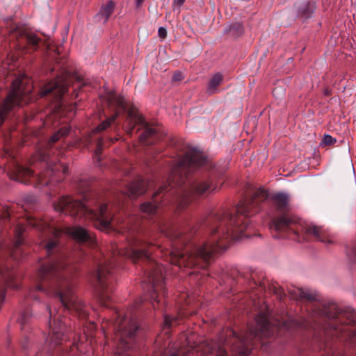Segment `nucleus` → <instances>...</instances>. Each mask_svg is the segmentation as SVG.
<instances>
[{
    "label": "nucleus",
    "mask_w": 356,
    "mask_h": 356,
    "mask_svg": "<svg viewBox=\"0 0 356 356\" xmlns=\"http://www.w3.org/2000/svg\"><path fill=\"white\" fill-rule=\"evenodd\" d=\"M267 191L257 189L252 200L240 202L234 216H212L210 222V237L202 244L186 250L184 252L171 245L168 250L172 264L179 267H193L200 265L202 268L212 259L214 253L225 251L232 241H237L248 237L252 229L249 216L251 210L259 202L268 198Z\"/></svg>",
    "instance_id": "1"
},
{
    "label": "nucleus",
    "mask_w": 356,
    "mask_h": 356,
    "mask_svg": "<svg viewBox=\"0 0 356 356\" xmlns=\"http://www.w3.org/2000/svg\"><path fill=\"white\" fill-rule=\"evenodd\" d=\"M65 266L66 263L61 256L49 259L42 263L38 272V280L42 284H38L37 289L58 297L65 309L75 310L82 316L85 311L81 303L76 300L73 284L62 273Z\"/></svg>",
    "instance_id": "2"
},
{
    "label": "nucleus",
    "mask_w": 356,
    "mask_h": 356,
    "mask_svg": "<svg viewBox=\"0 0 356 356\" xmlns=\"http://www.w3.org/2000/svg\"><path fill=\"white\" fill-rule=\"evenodd\" d=\"M256 326L251 327L248 331L243 335L238 336L233 330H229L227 334L229 337L232 336L233 339L228 340L222 339H219L218 342H211L206 345L204 352L213 355V356H227L225 345L230 346L233 351L237 352L241 356H248L250 353L248 346L255 337H268L273 335L275 327H283L285 329L290 328V323H296L294 319L289 318L282 321H277L275 325H273L268 321L267 312H259L255 318Z\"/></svg>",
    "instance_id": "3"
},
{
    "label": "nucleus",
    "mask_w": 356,
    "mask_h": 356,
    "mask_svg": "<svg viewBox=\"0 0 356 356\" xmlns=\"http://www.w3.org/2000/svg\"><path fill=\"white\" fill-rule=\"evenodd\" d=\"M153 245L145 242L138 238L130 236L127 237L126 245L117 248L118 254L131 258L133 261L139 259H145L149 261L148 266L145 270L146 278L149 284L148 291L150 298L154 302H159L158 292L163 290L162 282L163 280L164 268L159 263L149 258V250Z\"/></svg>",
    "instance_id": "4"
},
{
    "label": "nucleus",
    "mask_w": 356,
    "mask_h": 356,
    "mask_svg": "<svg viewBox=\"0 0 356 356\" xmlns=\"http://www.w3.org/2000/svg\"><path fill=\"white\" fill-rule=\"evenodd\" d=\"M54 209L72 216H84L92 220L97 229L104 232L118 230L116 226L121 222L120 219L115 216L111 207L106 204H99L97 211H95L89 209L87 204L67 197L60 198L54 205Z\"/></svg>",
    "instance_id": "5"
},
{
    "label": "nucleus",
    "mask_w": 356,
    "mask_h": 356,
    "mask_svg": "<svg viewBox=\"0 0 356 356\" xmlns=\"http://www.w3.org/2000/svg\"><path fill=\"white\" fill-rule=\"evenodd\" d=\"M108 329L115 334L116 350L113 356H129L125 353L131 348L130 342L138 330L137 321L127 315L118 314L114 323H108Z\"/></svg>",
    "instance_id": "6"
},
{
    "label": "nucleus",
    "mask_w": 356,
    "mask_h": 356,
    "mask_svg": "<svg viewBox=\"0 0 356 356\" xmlns=\"http://www.w3.org/2000/svg\"><path fill=\"white\" fill-rule=\"evenodd\" d=\"M206 163L204 155L196 148L189 149L177 163L168 179V185L172 188L179 186L184 182L183 172L186 170L202 166Z\"/></svg>",
    "instance_id": "7"
},
{
    "label": "nucleus",
    "mask_w": 356,
    "mask_h": 356,
    "mask_svg": "<svg viewBox=\"0 0 356 356\" xmlns=\"http://www.w3.org/2000/svg\"><path fill=\"white\" fill-rule=\"evenodd\" d=\"M137 124L141 125L144 129L143 132L139 137L140 142L151 144L155 141L157 136L156 129L149 127L144 121L143 117L139 114L138 111L134 108H131L127 111V116L123 127L127 134H131L134 127Z\"/></svg>",
    "instance_id": "8"
},
{
    "label": "nucleus",
    "mask_w": 356,
    "mask_h": 356,
    "mask_svg": "<svg viewBox=\"0 0 356 356\" xmlns=\"http://www.w3.org/2000/svg\"><path fill=\"white\" fill-rule=\"evenodd\" d=\"M23 80L20 78L15 79L12 83V90L6 99L3 102L0 111V126L4 121L5 115L8 113L11 108L21 103H28L29 99L26 96L30 92V90H24L22 89Z\"/></svg>",
    "instance_id": "9"
},
{
    "label": "nucleus",
    "mask_w": 356,
    "mask_h": 356,
    "mask_svg": "<svg viewBox=\"0 0 356 356\" xmlns=\"http://www.w3.org/2000/svg\"><path fill=\"white\" fill-rule=\"evenodd\" d=\"M316 315L325 316L330 320L338 319L341 323H345V319L347 323H356L355 312L349 308L340 309L335 303L323 305L316 312Z\"/></svg>",
    "instance_id": "10"
},
{
    "label": "nucleus",
    "mask_w": 356,
    "mask_h": 356,
    "mask_svg": "<svg viewBox=\"0 0 356 356\" xmlns=\"http://www.w3.org/2000/svg\"><path fill=\"white\" fill-rule=\"evenodd\" d=\"M109 266V262L104 260L99 263L94 274L99 291V301L104 307H108V302L110 301L111 299L109 290L107 289V284L105 282L107 275L110 273Z\"/></svg>",
    "instance_id": "11"
},
{
    "label": "nucleus",
    "mask_w": 356,
    "mask_h": 356,
    "mask_svg": "<svg viewBox=\"0 0 356 356\" xmlns=\"http://www.w3.org/2000/svg\"><path fill=\"white\" fill-rule=\"evenodd\" d=\"M29 225L42 231L45 234L51 235V237L45 244L47 254H51L58 244V238L63 234V232L60 229L50 227L46 222L40 220H30Z\"/></svg>",
    "instance_id": "12"
},
{
    "label": "nucleus",
    "mask_w": 356,
    "mask_h": 356,
    "mask_svg": "<svg viewBox=\"0 0 356 356\" xmlns=\"http://www.w3.org/2000/svg\"><path fill=\"white\" fill-rule=\"evenodd\" d=\"M49 311L50 318H52V322H49V327L51 329V335L47 341L49 343L56 346L62 343L64 337V331L65 330V325L62 323L60 316H53L50 308L47 307Z\"/></svg>",
    "instance_id": "13"
},
{
    "label": "nucleus",
    "mask_w": 356,
    "mask_h": 356,
    "mask_svg": "<svg viewBox=\"0 0 356 356\" xmlns=\"http://www.w3.org/2000/svg\"><path fill=\"white\" fill-rule=\"evenodd\" d=\"M305 232L308 235L314 236L318 241L325 243H332L334 238L323 227L314 224L307 225L304 227Z\"/></svg>",
    "instance_id": "14"
},
{
    "label": "nucleus",
    "mask_w": 356,
    "mask_h": 356,
    "mask_svg": "<svg viewBox=\"0 0 356 356\" xmlns=\"http://www.w3.org/2000/svg\"><path fill=\"white\" fill-rule=\"evenodd\" d=\"M66 90L67 83L63 79L58 78L53 83L45 86L42 92V95L44 96L52 92L56 100H60L62 95L65 92Z\"/></svg>",
    "instance_id": "15"
},
{
    "label": "nucleus",
    "mask_w": 356,
    "mask_h": 356,
    "mask_svg": "<svg viewBox=\"0 0 356 356\" xmlns=\"http://www.w3.org/2000/svg\"><path fill=\"white\" fill-rule=\"evenodd\" d=\"M64 232L79 242L93 241L92 237L88 231L80 226L67 227L65 229Z\"/></svg>",
    "instance_id": "16"
},
{
    "label": "nucleus",
    "mask_w": 356,
    "mask_h": 356,
    "mask_svg": "<svg viewBox=\"0 0 356 356\" xmlns=\"http://www.w3.org/2000/svg\"><path fill=\"white\" fill-rule=\"evenodd\" d=\"M216 188L209 180H200L193 183L190 186V193L196 195H207L214 191Z\"/></svg>",
    "instance_id": "17"
},
{
    "label": "nucleus",
    "mask_w": 356,
    "mask_h": 356,
    "mask_svg": "<svg viewBox=\"0 0 356 356\" xmlns=\"http://www.w3.org/2000/svg\"><path fill=\"white\" fill-rule=\"evenodd\" d=\"M114 8L115 3L113 1H107L106 4L102 6L99 13L95 15L96 21L105 24L113 14Z\"/></svg>",
    "instance_id": "18"
},
{
    "label": "nucleus",
    "mask_w": 356,
    "mask_h": 356,
    "mask_svg": "<svg viewBox=\"0 0 356 356\" xmlns=\"http://www.w3.org/2000/svg\"><path fill=\"white\" fill-rule=\"evenodd\" d=\"M147 187V184L142 179H138L132 182L128 187L126 193L130 197L138 196L143 194Z\"/></svg>",
    "instance_id": "19"
},
{
    "label": "nucleus",
    "mask_w": 356,
    "mask_h": 356,
    "mask_svg": "<svg viewBox=\"0 0 356 356\" xmlns=\"http://www.w3.org/2000/svg\"><path fill=\"white\" fill-rule=\"evenodd\" d=\"M160 232L167 237L170 241H172L178 238L180 233L177 230V227L169 222H163L159 226Z\"/></svg>",
    "instance_id": "20"
},
{
    "label": "nucleus",
    "mask_w": 356,
    "mask_h": 356,
    "mask_svg": "<svg viewBox=\"0 0 356 356\" xmlns=\"http://www.w3.org/2000/svg\"><path fill=\"white\" fill-rule=\"evenodd\" d=\"M291 223L292 220L284 215L273 220L270 228L275 231H284L289 228Z\"/></svg>",
    "instance_id": "21"
},
{
    "label": "nucleus",
    "mask_w": 356,
    "mask_h": 356,
    "mask_svg": "<svg viewBox=\"0 0 356 356\" xmlns=\"http://www.w3.org/2000/svg\"><path fill=\"white\" fill-rule=\"evenodd\" d=\"M108 104L110 106L122 108L123 111L126 108V104L123 97L117 95L113 92H110L106 97Z\"/></svg>",
    "instance_id": "22"
},
{
    "label": "nucleus",
    "mask_w": 356,
    "mask_h": 356,
    "mask_svg": "<svg viewBox=\"0 0 356 356\" xmlns=\"http://www.w3.org/2000/svg\"><path fill=\"white\" fill-rule=\"evenodd\" d=\"M15 173V174L11 177V179L23 183H26V177H30L33 175L31 170L22 166L16 167Z\"/></svg>",
    "instance_id": "23"
},
{
    "label": "nucleus",
    "mask_w": 356,
    "mask_h": 356,
    "mask_svg": "<svg viewBox=\"0 0 356 356\" xmlns=\"http://www.w3.org/2000/svg\"><path fill=\"white\" fill-rule=\"evenodd\" d=\"M222 75L220 73L215 74L211 79L209 86L208 91L210 93H214L217 91V88L219 86L222 81Z\"/></svg>",
    "instance_id": "24"
},
{
    "label": "nucleus",
    "mask_w": 356,
    "mask_h": 356,
    "mask_svg": "<svg viewBox=\"0 0 356 356\" xmlns=\"http://www.w3.org/2000/svg\"><path fill=\"white\" fill-rule=\"evenodd\" d=\"M60 170H62L63 175H66L68 172V168L63 163L49 164L45 173L51 176L52 174L56 173Z\"/></svg>",
    "instance_id": "25"
},
{
    "label": "nucleus",
    "mask_w": 356,
    "mask_h": 356,
    "mask_svg": "<svg viewBox=\"0 0 356 356\" xmlns=\"http://www.w3.org/2000/svg\"><path fill=\"white\" fill-rule=\"evenodd\" d=\"M273 202L279 209H283L288 204V196L284 193H278L273 196Z\"/></svg>",
    "instance_id": "26"
},
{
    "label": "nucleus",
    "mask_w": 356,
    "mask_h": 356,
    "mask_svg": "<svg viewBox=\"0 0 356 356\" xmlns=\"http://www.w3.org/2000/svg\"><path fill=\"white\" fill-rule=\"evenodd\" d=\"M157 209V205L152 202H145L140 205V210L141 212L152 215L154 214Z\"/></svg>",
    "instance_id": "27"
},
{
    "label": "nucleus",
    "mask_w": 356,
    "mask_h": 356,
    "mask_svg": "<svg viewBox=\"0 0 356 356\" xmlns=\"http://www.w3.org/2000/svg\"><path fill=\"white\" fill-rule=\"evenodd\" d=\"M118 115H119L118 112H115L113 115H111L110 118H107L102 123H101L97 127L96 131H102L105 130L106 128H108L111 124V123L115 122V120L118 118Z\"/></svg>",
    "instance_id": "28"
},
{
    "label": "nucleus",
    "mask_w": 356,
    "mask_h": 356,
    "mask_svg": "<svg viewBox=\"0 0 356 356\" xmlns=\"http://www.w3.org/2000/svg\"><path fill=\"white\" fill-rule=\"evenodd\" d=\"M294 293V296L293 298H299L300 299H306L308 300H312L314 298V295L309 293L308 291H305L302 289H297L293 291Z\"/></svg>",
    "instance_id": "29"
},
{
    "label": "nucleus",
    "mask_w": 356,
    "mask_h": 356,
    "mask_svg": "<svg viewBox=\"0 0 356 356\" xmlns=\"http://www.w3.org/2000/svg\"><path fill=\"white\" fill-rule=\"evenodd\" d=\"M25 231V228L22 225H17L15 228V246L17 248L22 243V238H21L22 234Z\"/></svg>",
    "instance_id": "30"
},
{
    "label": "nucleus",
    "mask_w": 356,
    "mask_h": 356,
    "mask_svg": "<svg viewBox=\"0 0 356 356\" xmlns=\"http://www.w3.org/2000/svg\"><path fill=\"white\" fill-rule=\"evenodd\" d=\"M314 6L308 1H302L298 5L299 13L302 15H309L312 13Z\"/></svg>",
    "instance_id": "31"
},
{
    "label": "nucleus",
    "mask_w": 356,
    "mask_h": 356,
    "mask_svg": "<svg viewBox=\"0 0 356 356\" xmlns=\"http://www.w3.org/2000/svg\"><path fill=\"white\" fill-rule=\"evenodd\" d=\"M70 132V128L63 127L61 128L57 133L54 134L51 138V141L55 143L59 140L61 136H67Z\"/></svg>",
    "instance_id": "32"
},
{
    "label": "nucleus",
    "mask_w": 356,
    "mask_h": 356,
    "mask_svg": "<svg viewBox=\"0 0 356 356\" xmlns=\"http://www.w3.org/2000/svg\"><path fill=\"white\" fill-rule=\"evenodd\" d=\"M6 270H7V267H4L1 264H0V274L6 280L7 285L10 287H15V286L10 283L9 281V279L13 278V275H7Z\"/></svg>",
    "instance_id": "33"
},
{
    "label": "nucleus",
    "mask_w": 356,
    "mask_h": 356,
    "mask_svg": "<svg viewBox=\"0 0 356 356\" xmlns=\"http://www.w3.org/2000/svg\"><path fill=\"white\" fill-rule=\"evenodd\" d=\"M27 42L33 45H36L40 41V38L34 33H28L26 35Z\"/></svg>",
    "instance_id": "34"
},
{
    "label": "nucleus",
    "mask_w": 356,
    "mask_h": 356,
    "mask_svg": "<svg viewBox=\"0 0 356 356\" xmlns=\"http://www.w3.org/2000/svg\"><path fill=\"white\" fill-rule=\"evenodd\" d=\"M175 321H177L176 318L171 317L168 315H164L163 323H164V326L165 327H170L171 326H172V325H173L174 322H175Z\"/></svg>",
    "instance_id": "35"
},
{
    "label": "nucleus",
    "mask_w": 356,
    "mask_h": 356,
    "mask_svg": "<svg viewBox=\"0 0 356 356\" xmlns=\"http://www.w3.org/2000/svg\"><path fill=\"white\" fill-rule=\"evenodd\" d=\"M103 145H104V140H103V139L101 138L98 140L97 147L95 151V156L97 158V161L100 160L99 155L103 149Z\"/></svg>",
    "instance_id": "36"
},
{
    "label": "nucleus",
    "mask_w": 356,
    "mask_h": 356,
    "mask_svg": "<svg viewBox=\"0 0 356 356\" xmlns=\"http://www.w3.org/2000/svg\"><path fill=\"white\" fill-rule=\"evenodd\" d=\"M323 142L325 145H332L336 142V139L330 135H325L323 138Z\"/></svg>",
    "instance_id": "37"
},
{
    "label": "nucleus",
    "mask_w": 356,
    "mask_h": 356,
    "mask_svg": "<svg viewBox=\"0 0 356 356\" xmlns=\"http://www.w3.org/2000/svg\"><path fill=\"white\" fill-rule=\"evenodd\" d=\"M273 95L277 97H281L284 95V90L280 87H276L273 90Z\"/></svg>",
    "instance_id": "38"
},
{
    "label": "nucleus",
    "mask_w": 356,
    "mask_h": 356,
    "mask_svg": "<svg viewBox=\"0 0 356 356\" xmlns=\"http://www.w3.org/2000/svg\"><path fill=\"white\" fill-rule=\"evenodd\" d=\"M158 35H159V37L161 38V39L165 38L167 36L166 29L164 27H162V26L159 27V30H158Z\"/></svg>",
    "instance_id": "39"
},
{
    "label": "nucleus",
    "mask_w": 356,
    "mask_h": 356,
    "mask_svg": "<svg viewBox=\"0 0 356 356\" xmlns=\"http://www.w3.org/2000/svg\"><path fill=\"white\" fill-rule=\"evenodd\" d=\"M46 175H41L40 177H39V179H40V181L41 183V184H43V185H47L49 184V181H45V177Z\"/></svg>",
    "instance_id": "40"
},
{
    "label": "nucleus",
    "mask_w": 356,
    "mask_h": 356,
    "mask_svg": "<svg viewBox=\"0 0 356 356\" xmlns=\"http://www.w3.org/2000/svg\"><path fill=\"white\" fill-rule=\"evenodd\" d=\"M167 188H168V186H161V187L159 188V190H158V191L154 193V196H156V195H158L159 194H160V193H163V191L164 190H166V189H167Z\"/></svg>",
    "instance_id": "41"
},
{
    "label": "nucleus",
    "mask_w": 356,
    "mask_h": 356,
    "mask_svg": "<svg viewBox=\"0 0 356 356\" xmlns=\"http://www.w3.org/2000/svg\"><path fill=\"white\" fill-rule=\"evenodd\" d=\"M331 326H332V329L334 330L336 332L338 330L339 332H342V330L339 329V325L337 323H334L332 324Z\"/></svg>",
    "instance_id": "42"
},
{
    "label": "nucleus",
    "mask_w": 356,
    "mask_h": 356,
    "mask_svg": "<svg viewBox=\"0 0 356 356\" xmlns=\"http://www.w3.org/2000/svg\"><path fill=\"white\" fill-rule=\"evenodd\" d=\"M185 0H174V3L177 5L178 7H180L183 5Z\"/></svg>",
    "instance_id": "43"
},
{
    "label": "nucleus",
    "mask_w": 356,
    "mask_h": 356,
    "mask_svg": "<svg viewBox=\"0 0 356 356\" xmlns=\"http://www.w3.org/2000/svg\"><path fill=\"white\" fill-rule=\"evenodd\" d=\"M173 79L175 81H179L181 79V74L180 73H176L175 74V75L173 76Z\"/></svg>",
    "instance_id": "44"
},
{
    "label": "nucleus",
    "mask_w": 356,
    "mask_h": 356,
    "mask_svg": "<svg viewBox=\"0 0 356 356\" xmlns=\"http://www.w3.org/2000/svg\"><path fill=\"white\" fill-rule=\"evenodd\" d=\"M18 321L21 323H25L26 322V316L24 314H22L21 316V317L18 319Z\"/></svg>",
    "instance_id": "45"
},
{
    "label": "nucleus",
    "mask_w": 356,
    "mask_h": 356,
    "mask_svg": "<svg viewBox=\"0 0 356 356\" xmlns=\"http://www.w3.org/2000/svg\"><path fill=\"white\" fill-rule=\"evenodd\" d=\"M143 1H144V0H136V7L137 8L140 7L143 4Z\"/></svg>",
    "instance_id": "46"
},
{
    "label": "nucleus",
    "mask_w": 356,
    "mask_h": 356,
    "mask_svg": "<svg viewBox=\"0 0 356 356\" xmlns=\"http://www.w3.org/2000/svg\"><path fill=\"white\" fill-rule=\"evenodd\" d=\"M8 216H9V213L7 212L6 213H4V214L2 216V218H3V219H6V218H7Z\"/></svg>",
    "instance_id": "47"
},
{
    "label": "nucleus",
    "mask_w": 356,
    "mask_h": 356,
    "mask_svg": "<svg viewBox=\"0 0 356 356\" xmlns=\"http://www.w3.org/2000/svg\"><path fill=\"white\" fill-rule=\"evenodd\" d=\"M170 356H179V354L177 353H174Z\"/></svg>",
    "instance_id": "48"
},
{
    "label": "nucleus",
    "mask_w": 356,
    "mask_h": 356,
    "mask_svg": "<svg viewBox=\"0 0 356 356\" xmlns=\"http://www.w3.org/2000/svg\"><path fill=\"white\" fill-rule=\"evenodd\" d=\"M102 328L103 332H105L106 327H105L104 326H103V325H102Z\"/></svg>",
    "instance_id": "49"
},
{
    "label": "nucleus",
    "mask_w": 356,
    "mask_h": 356,
    "mask_svg": "<svg viewBox=\"0 0 356 356\" xmlns=\"http://www.w3.org/2000/svg\"><path fill=\"white\" fill-rule=\"evenodd\" d=\"M355 261H356V252H355Z\"/></svg>",
    "instance_id": "50"
}]
</instances>
